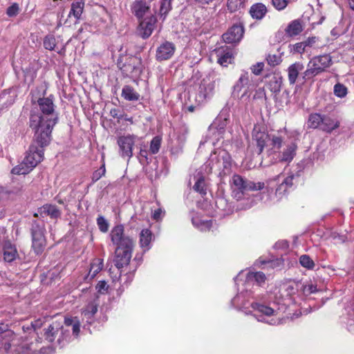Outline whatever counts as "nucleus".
Masks as SVG:
<instances>
[{"mask_svg": "<svg viewBox=\"0 0 354 354\" xmlns=\"http://www.w3.org/2000/svg\"><path fill=\"white\" fill-rule=\"evenodd\" d=\"M32 109L29 116V127L35 133V140L46 145L51 140L52 131L58 122L59 115L52 95L31 98Z\"/></svg>", "mask_w": 354, "mask_h": 354, "instance_id": "1", "label": "nucleus"}, {"mask_svg": "<svg viewBox=\"0 0 354 354\" xmlns=\"http://www.w3.org/2000/svg\"><path fill=\"white\" fill-rule=\"evenodd\" d=\"M51 140H49L46 145H41L37 142L33 133L32 142L29 147L26 157L22 162L12 168L11 172L16 175H25L28 174L44 158V148L48 146Z\"/></svg>", "mask_w": 354, "mask_h": 354, "instance_id": "2", "label": "nucleus"}, {"mask_svg": "<svg viewBox=\"0 0 354 354\" xmlns=\"http://www.w3.org/2000/svg\"><path fill=\"white\" fill-rule=\"evenodd\" d=\"M230 185L232 196L236 201L243 200L249 191L261 190L265 187L264 183H254L239 174L232 176Z\"/></svg>", "mask_w": 354, "mask_h": 354, "instance_id": "3", "label": "nucleus"}, {"mask_svg": "<svg viewBox=\"0 0 354 354\" xmlns=\"http://www.w3.org/2000/svg\"><path fill=\"white\" fill-rule=\"evenodd\" d=\"M332 64V57L328 54L315 56L308 62L306 70L302 73V79L310 80L326 71Z\"/></svg>", "mask_w": 354, "mask_h": 354, "instance_id": "4", "label": "nucleus"}, {"mask_svg": "<svg viewBox=\"0 0 354 354\" xmlns=\"http://www.w3.org/2000/svg\"><path fill=\"white\" fill-rule=\"evenodd\" d=\"M110 237L116 249H133L134 241L132 238L124 234V227L122 225H117L112 228Z\"/></svg>", "mask_w": 354, "mask_h": 354, "instance_id": "5", "label": "nucleus"}, {"mask_svg": "<svg viewBox=\"0 0 354 354\" xmlns=\"http://www.w3.org/2000/svg\"><path fill=\"white\" fill-rule=\"evenodd\" d=\"M44 232L45 227L44 224H39L37 221H33L32 223V247L37 254H41L46 247V241Z\"/></svg>", "mask_w": 354, "mask_h": 354, "instance_id": "6", "label": "nucleus"}, {"mask_svg": "<svg viewBox=\"0 0 354 354\" xmlns=\"http://www.w3.org/2000/svg\"><path fill=\"white\" fill-rule=\"evenodd\" d=\"M68 335L69 330H65L62 324L57 321L53 322L44 329V336L49 342H53L57 338V342L60 344Z\"/></svg>", "mask_w": 354, "mask_h": 354, "instance_id": "7", "label": "nucleus"}, {"mask_svg": "<svg viewBox=\"0 0 354 354\" xmlns=\"http://www.w3.org/2000/svg\"><path fill=\"white\" fill-rule=\"evenodd\" d=\"M140 20L138 32L143 39H147L151 36L154 30L157 23V18L155 15H151Z\"/></svg>", "mask_w": 354, "mask_h": 354, "instance_id": "8", "label": "nucleus"}, {"mask_svg": "<svg viewBox=\"0 0 354 354\" xmlns=\"http://www.w3.org/2000/svg\"><path fill=\"white\" fill-rule=\"evenodd\" d=\"M136 136H121L118 140V144L120 147V153L121 156L130 158L133 156V147L135 144Z\"/></svg>", "mask_w": 354, "mask_h": 354, "instance_id": "9", "label": "nucleus"}, {"mask_svg": "<svg viewBox=\"0 0 354 354\" xmlns=\"http://www.w3.org/2000/svg\"><path fill=\"white\" fill-rule=\"evenodd\" d=\"M214 84L209 80H203L198 86L196 100L201 104L212 96Z\"/></svg>", "mask_w": 354, "mask_h": 354, "instance_id": "10", "label": "nucleus"}, {"mask_svg": "<svg viewBox=\"0 0 354 354\" xmlns=\"http://www.w3.org/2000/svg\"><path fill=\"white\" fill-rule=\"evenodd\" d=\"M244 34V28L241 24H234L223 35V39L225 43H239Z\"/></svg>", "mask_w": 354, "mask_h": 354, "instance_id": "11", "label": "nucleus"}, {"mask_svg": "<svg viewBox=\"0 0 354 354\" xmlns=\"http://www.w3.org/2000/svg\"><path fill=\"white\" fill-rule=\"evenodd\" d=\"M133 249H116L115 252L114 264L120 272L121 276V269L129 265L131 259Z\"/></svg>", "mask_w": 354, "mask_h": 354, "instance_id": "12", "label": "nucleus"}, {"mask_svg": "<svg viewBox=\"0 0 354 354\" xmlns=\"http://www.w3.org/2000/svg\"><path fill=\"white\" fill-rule=\"evenodd\" d=\"M175 50V45L173 43L163 42L156 49V59L162 62L170 59L174 55Z\"/></svg>", "mask_w": 354, "mask_h": 354, "instance_id": "13", "label": "nucleus"}, {"mask_svg": "<svg viewBox=\"0 0 354 354\" xmlns=\"http://www.w3.org/2000/svg\"><path fill=\"white\" fill-rule=\"evenodd\" d=\"M150 3L147 0H135L131 5V11L136 18L141 19L150 10Z\"/></svg>", "mask_w": 354, "mask_h": 354, "instance_id": "14", "label": "nucleus"}, {"mask_svg": "<svg viewBox=\"0 0 354 354\" xmlns=\"http://www.w3.org/2000/svg\"><path fill=\"white\" fill-rule=\"evenodd\" d=\"M297 145L294 142H290L284 145L282 150L278 151L277 158L280 162H290L296 155Z\"/></svg>", "mask_w": 354, "mask_h": 354, "instance_id": "15", "label": "nucleus"}, {"mask_svg": "<svg viewBox=\"0 0 354 354\" xmlns=\"http://www.w3.org/2000/svg\"><path fill=\"white\" fill-rule=\"evenodd\" d=\"M253 140L256 142L258 148V154L262 153L264 147L270 142L271 135L268 134L265 131H261L258 127H254L252 132Z\"/></svg>", "mask_w": 354, "mask_h": 354, "instance_id": "16", "label": "nucleus"}, {"mask_svg": "<svg viewBox=\"0 0 354 354\" xmlns=\"http://www.w3.org/2000/svg\"><path fill=\"white\" fill-rule=\"evenodd\" d=\"M84 0H75L73 1L68 17L71 18V17H73L75 19V23H79L84 11Z\"/></svg>", "mask_w": 354, "mask_h": 354, "instance_id": "17", "label": "nucleus"}, {"mask_svg": "<svg viewBox=\"0 0 354 354\" xmlns=\"http://www.w3.org/2000/svg\"><path fill=\"white\" fill-rule=\"evenodd\" d=\"M39 213L41 216H49L52 219H57L61 217L62 211L52 204L44 205L39 209Z\"/></svg>", "mask_w": 354, "mask_h": 354, "instance_id": "18", "label": "nucleus"}, {"mask_svg": "<svg viewBox=\"0 0 354 354\" xmlns=\"http://www.w3.org/2000/svg\"><path fill=\"white\" fill-rule=\"evenodd\" d=\"M304 68V64L299 62L293 63L288 68V81L290 84H295L299 74Z\"/></svg>", "mask_w": 354, "mask_h": 354, "instance_id": "19", "label": "nucleus"}, {"mask_svg": "<svg viewBox=\"0 0 354 354\" xmlns=\"http://www.w3.org/2000/svg\"><path fill=\"white\" fill-rule=\"evenodd\" d=\"M304 30L301 21L295 19L290 21L285 29L286 34L290 37L299 35Z\"/></svg>", "mask_w": 354, "mask_h": 354, "instance_id": "20", "label": "nucleus"}, {"mask_svg": "<svg viewBox=\"0 0 354 354\" xmlns=\"http://www.w3.org/2000/svg\"><path fill=\"white\" fill-rule=\"evenodd\" d=\"M228 159V154L223 150L215 151L210 156L209 162L212 164V167L215 166L218 168L221 167V160H223V165L224 167H226L225 165L227 163Z\"/></svg>", "mask_w": 354, "mask_h": 354, "instance_id": "21", "label": "nucleus"}, {"mask_svg": "<svg viewBox=\"0 0 354 354\" xmlns=\"http://www.w3.org/2000/svg\"><path fill=\"white\" fill-rule=\"evenodd\" d=\"M267 11V8L264 4L257 3L250 7V14L253 19L260 20L265 17Z\"/></svg>", "mask_w": 354, "mask_h": 354, "instance_id": "22", "label": "nucleus"}, {"mask_svg": "<svg viewBox=\"0 0 354 354\" xmlns=\"http://www.w3.org/2000/svg\"><path fill=\"white\" fill-rule=\"evenodd\" d=\"M3 259L7 262L13 261L17 257V251L14 245L7 241L3 245Z\"/></svg>", "mask_w": 354, "mask_h": 354, "instance_id": "23", "label": "nucleus"}, {"mask_svg": "<svg viewBox=\"0 0 354 354\" xmlns=\"http://www.w3.org/2000/svg\"><path fill=\"white\" fill-rule=\"evenodd\" d=\"M320 129L327 133L332 132L339 127V121L334 120L327 115H323Z\"/></svg>", "mask_w": 354, "mask_h": 354, "instance_id": "24", "label": "nucleus"}, {"mask_svg": "<svg viewBox=\"0 0 354 354\" xmlns=\"http://www.w3.org/2000/svg\"><path fill=\"white\" fill-rule=\"evenodd\" d=\"M151 240V232L148 229H143L140 233L139 243L144 252H146L150 248Z\"/></svg>", "mask_w": 354, "mask_h": 354, "instance_id": "25", "label": "nucleus"}, {"mask_svg": "<svg viewBox=\"0 0 354 354\" xmlns=\"http://www.w3.org/2000/svg\"><path fill=\"white\" fill-rule=\"evenodd\" d=\"M121 96L128 101H138L140 99V94L129 85H125L122 88Z\"/></svg>", "mask_w": 354, "mask_h": 354, "instance_id": "26", "label": "nucleus"}, {"mask_svg": "<svg viewBox=\"0 0 354 354\" xmlns=\"http://www.w3.org/2000/svg\"><path fill=\"white\" fill-rule=\"evenodd\" d=\"M139 64L140 61L136 57H130L128 62L123 65L122 69L124 72L129 73H137L139 71V67L138 66Z\"/></svg>", "mask_w": 354, "mask_h": 354, "instance_id": "27", "label": "nucleus"}, {"mask_svg": "<svg viewBox=\"0 0 354 354\" xmlns=\"http://www.w3.org/2000/svg\"><path fill=\"white\" fill-rule=\"evenodd\" d=\"M295 176H299V174H290L288 176H287L277 189V194H281L283 193H285L288 187H292V185H293L292 180L295 178Z\"/></svg>", "mask_w": 354, "mask_h": 354, "instance_id": "28", "label": "nucleus"}, {"mask_svg": "<svg viewBox=\"0 0 354 354\" xmlns=\"http://www.w3.org/2000/svg\"><path fill=\"white\" fill-rule=\"evenodd\" d=\"M216 53L218 56V62L221 65L226 66L231 62L232 59V55L230 52H225L223 48H219L216 50Z\"/></svg>", "mask_w": 354, "mask_h": 354, "instance_id": "29", "label": "nucleus"}, {"mask_svg": "<svg viewBox=\"0 0 354 354\" xmlns=\"http://www.w3.org/2000/svg\"><path fill=\"white\" fill-rule=\"evenodd\" d=\"M252 308L257 310L262 315H264L268 317L274 315L276 313V310L272 308L271 307H269L263 304H261L259 303L252 304Z\"/></svg>", "mask_w": 354, "mask_h": 354, "instance_id": "30", "label": "nucleus"}, {"mask_svg": "<svg viewBox=\"0 0 354 354\" xmlns=\"http://www.w3.org/2000/svg\"><path fill=\"white\" fill-rule=\"evenodd\" d=\"M103 268V260L101 259H95L91 263L90 270L88 272V277L91 279H93L95 275L102 269Z\"/></svg>", "mask_w": 354, "mask_h": 354, "instance_id": "31", "label": "nucleus"}, {"mask_svg": "<svg viewBox=\"0 0 354 354\" xmlns=\"http://www.w3.org/2000/svg\"><path fill=\"white\" fill-rule=\"evenodd\" d=\"M323 115L319 113H312L309 115L308 120V127L312 129H317L321 127Z\"/></svg>", "mask_w": 354, "mask_h": 354, "instance_id": "32", "label": "nucleus"}, {"mask_svg": "<svg viewBox=\"0 0 354 354\" xmlns=\"http://www.w3.org/2000/svg\"><path fill=\"white\" fill-rule=\"evenodd\" d=\"M282 84V78L279 76H273L269 81L268 88L274 93H278L281 91Z\"/></svg>", "mask_w": 354, "mask_h": 354, "instance_id": "33", "label": "nucleus"}, {"mask_svg": "<svg viewBox=\"0 0 354 354\" xmlns=\"http://www.w3.org/2000/svg\"><path fill=\"white\" fill-rule=\"evenodd\" d=\"M270 145H272V149L274 151H279L283 146V139L281 136L272 134L270 138Z\"/></svg>", "mask_w": 354, "mask_h": 354, "instance_id": "34", "label": "nucleus"}, {"mask_svg": "<svg viewBox=\"0 0 354 354\" xmlns=\"http://www.w3.org/2000/svg\"><path fill=\"white\" fill-rule=\"evenodd\" d=\"M171 1L172 0H160L159 14L163 19H165L167 15L171 10Z\"/></svg>", "mask_w": 354, "mask_h": 354, "instance_id": "35", "label": "nucleus"}, {"mask_svg": "<svg viewBox=\"0 0 354 354\" xmlns=\"http://www.w3.org/2000/svg\"><path fill=\"white\" fill-rule=\"evenodd\" d=\"M193 189L196 192L200 193L202 196L206 194L205 178L203 176H200L197 178L196 182L195 183Z\"/></svg>", "mask_w": 354, "mask_h": 354, "instance_id": "36", "label": "nucleus"}, {"mask_svg": "<svg viewBox=\"0 0 354 354\" xmlns=\"http://www.w3.org/2000/svg\"><path fill=\"white\" fill-rule=\"evenodd\" d=\"M245 0H227V9L231 12H235L244 7Z\"/></svg>", "mask_w": 354, "mask_h": 354, "instance_id": "37", "label": "nucleus"}, {"mask_svg": "<svg viewBox=\"0 0 354 354\" xmlns=\"http://www.w3.org/2000/svg\"><path fill=\"white\" fill-rule=\"evenodd\" d=\"M44 46L47 50H53L56 46L55 37L52 35L46 36L44 39Z\"/></svg>", "mask_w": 354, "mask_h": 354, "instance_id": "38", "label": "nucleus"}, {"mask_svg": "<svg viewBox=\"0 0 354 354\" xmlns=\"http://www.w3.org/2000/svg\"><path fill=\"white\" fill-rule=\"evenodd\" d=\"M300 264L308 269H313L315 266L314 261L311 259V258L306 254L301 255L299 258Z\"/></svg>", "mask_w": 354, "mask_h": 354, "instance_id": "39", "label": "nucleus"}, {"mask_svg": "<svg viewBox=\"0 0 354 354\" xmlns=\"http://www.w3.org/2000/svg\"><path fill=\"white\" fill-rule=\"evenodd\" d=\"M268 64L271 66H275L279 65L282 59L281 55L279 54H268L266 57Z\"/></svg>", "mask_w": 354, "mask_h": 354, "instance_id": "40", "label": "nucleus"}, {"mask_svg": "<svg viewBox=\"0 0 354 354\" xmlns=\"http://www.w3.org/2000/svg\"><path fill=\"white\" fill-rule=\"evenodd\" d=\"M334 94L339 97H344L347 94V88L342 84L337 83L334 86Z\"/></svg>", "mask_w": 354, "mask_h": 354, "instance_id": "41", "label": "nucleus"}, {"mask_svg": "<svg viewBox=\"0 0 354 354\" xmlns=\"http://www.w3.org/2000/svg\"><path fill=\"white\" fill-rule=\"evenodd\" d=\"M161 145V139L158 136L154 137L150 143V151L153 154H156L159 151Z\"/></svg>", "mask_w": 354, "mask_h": 354, "instance_id": "42", "label": "nucleus"}, {"mask_svg": "<svg viewBox=\"0 0 354 354\" xmlns=\"http://www.w3.org/2000/svg\"><path fill=\"white\" fill-rule=\"evenodd\" d=\"M302 292L305 296H308L313 293L317 292L318 289L316 285L312 283L304 285L302 286Z\"/></svg>", "mask_w": 354, "mask_h": 354, "instance_id": "43", "label": "nucleus"}, {"mask_svg": "<svg viewBox=\"0 0 354 354\" xmlns=\"http://www.w3.org/2000/svg\"><path fill=\"white\" fill-rule=\"evenodd\" d=\"M290 52L293 54L299 53L302 54L304 53L306 47L304 46V44L303 41L296 43L292 45H290Z\"/></svg>", "mask_w": 354, "mask_h": 354, "instance_id": "44", "label": "nucleus"}, {"mask_svg": "<svg viewBox=\"0 0 354 354\" xmlns=\"http://www.w3.org/2000/svg\"><path fill=\"white\" fill-rule=\"evenodd\" d=\"M36 77V72L33 69L26 68L24 71L25 81L28 84L32 83Z\"/></svg>", "mask_w": 354, "mask_h": 354, "instance_id": "45", "label": "nucleus"}, {"mask_svg": "<svg viewBox=\"0 0 354 354\" xmlns=\"http://www.w3.org/2000/svg\"><path fill=\"white\" fill-rule=\"evenodd\" d=\"M106 172L105 169V165L104 164H102V165L96 171H95L93 173L92 175V180L93 182H96L100 178H102L103 176H104Z\"/></svg>", "mask_w": 354, "mask_h": 354, "instance_id": "46", "label": "nucleus"}, {"mask_svg": "<svg viewBox=\"0 0 354 354\" xmlns=\"http://www.w3.org/2000/svg\"><path fill=\"white\" fill-rule=\"evenodd\" d=\"M97 223L101 232H106L108 231L109 223L103 216H99L97 218Z\"/></svg>", "mask_w": 354, "mask_h": 354, "instance_id": "47", "label": "nucleus"}, {"mask_svg": "<svg viewBox=\"0 0 354 354\" xmlns=\"http://www.w3.org/2000/svg\"><path fill=\"white\" fill-rule=\"evenodd\" d=\"M288 0H272V6L277 10H283L288 6Z\"/></svg>", "mask_w": 354, "mask_h": 354, "instance_id": "48", "label": "nucleus"}, {"mask_svg": "<svg viewBox=\"0 0 354 354\" xmlns=\"http://www.w3.org/2000/svg\"><path fill=\"white\" fill-rule=\"evenodd\" d=\"M281 290L284 291L285 296L290 297L296 293L297 289L293 284H286L281 288Z\"/></svg>", "mask_w": 354, "mask_h": 354, "instance_id": "49", "label": "nucleus"}, {"mask_svg": "<svg viewBox=\"0 0 354 354\" xmlns=\"http://www.w3.org/2000/svg\"><path fill=\"white\" fill-rule=\"evenodd\" d=\"M250 279L252 277L254 279L255 281L260 285L266 280V275L261 272H257L248 277Z\"/></svg>", "mask_w": 354, "mask_h": 354, "instance_id": "50", "label": "nucleus"}, {"mask_svg": "<svg viewBox=\"0 0 354 354\" xmlns=\"http://www.w3.org/2000/svg\"><path fill=\"white\" fill-rule=\"evenodd\" d=\"M95 288L98 292L104 294L107 292L109 286L105 281H100Z\"/></svg>", "mask_w": 354, "mask_h": 354, "instance_id": "51", "label": "nucleus"}, {"mask_svg": "<svg viewBox=\"0 0 354 354\" xmlns=\"http://www.w3.org/2000/svg\"><path fill=\"white\" fill-rule=\"evenodd\" d=\"M97 310V308L95 305L89 304L86 308L84 310V313L85 316H88L90 317L96 313Z\"/></svg>", "mask_w": 354, "mask_h": 354, "instance_id": "52", "label": "nucleus"}, {"mask_svg": "<svg viewBox=\"0 0 354 354\" xmlns=\"http://www.w3.org/2000/svg\"><path fill=\"white\" fill-rule=\"evenodd\" d=\"M19 6L17 3H13L7 9L6 13L9 17H14L18 14Z\"/></svg>", "mask_w": 354, "mask_h": 354, "instance_id": "53", "label": "nucleus"}, {"mask_svg": "<svg viewBox=\"0 0 354 354\" xmlns=\"http://www.w3.org/2000/svg\"><path fill=\"white\" fill-rule=\"evenodd\" d=\"M263 66H264V64L263 62H258L257 64H256L255 65H253L252 67H251V70H252V72L254 74V75H259L261 71H263Z\"/></svg>", "mask_w": 354, "mask_h": 354, "instance_id": "54", "label": "nucleus"}, {"mask_svg": "<svg viewBox=\"0 0 354 354\" xmlns=\"http://www.w3.org/2000/svg\"><path fill=\"white\" fill-rule=\"evenodd\" d=\"M266 97V92L263 87H259L255 91V93L253 96L254 99H261Z\"/></svg>", "mask_w": 354, "mask_h": 354, "instance_id": "55", "label": "nucleus"}, {"mask_svg": "<svg viewBox=\"0 0 354 354\" xmlns=\"http://www.w3.org/2000/svg\"><path fill=\"white\" fill-rule=\"evenodd\" d=\"M318 40L317 37H308L306 40L304 41V46L306 47H312Z\"/></svg>", "mask_w": 354, "mask_h": 354, "instance_id": "56", "label": "nucleus"}, {"mask_svg": "<svg viewBox=\"0 0 354 354\" xmlns=\"http://www.w3.org/2000/svg\"><path fill=\"white\" fill-rule=\"evenodd\" d=\"M249 80V75L248 72H244L241 74V77L239 79V82L241 84V85L247 84Z\"/></svg>", "mask_w": 354, "mask_h": 354, "instance_id": "57", "label": "nucleus"}, {"mask_svg": "<svg viewBox=\"0 0 354 354\" xmlns=\"http://www.w3.org/2000/svg\"><path fill=\"white\" fill-rule=\"evenodd\" d=\"M73 333L74 335L77 336L80 333V323L78 321H75L72 326Z\"/></svg>", "mask_w": 354, "mask_h": 354, "instance_id": "58", "label": "nucleus"}, {"mask_svg": "<svg viewBox=\"0 0 354 354\" xmlns=\"http://www.w3.org/2000/svg\"><path fill=\"white\" fill-rule=\"evenodd\" d=\"M244 85H241V84L238 81L237 83L234 86V91H233V94L234 95H239V93L241 91L242 87Z\"/></svg>", "mask_w": 354, "mask_h": 354, "instance_id": "59", "label": "nucleus"}, {"mask_svg": "<svg viewBox=\"0 0 354 354\" xmlns=\"http://www.w3.org/2000/svg\"><path fill=\"white\" fill-rule=\"evenodd\" d=\"M161 214H162V209H158L155 210L153 214V219H155L156 221H158L159 219L161 218Z\"/></svg>", "mask_w": 354, "mask_h": 354, "instance_id": "60", "label": "nucleus"}, {"mask_svg": "<svg viewBox=\"0 0 354 354\" xmlns=\"http://www.w3.org/2000/svg\"><path fill=\"white\" fill-rule=\"evenodd\" d=\"M261 321L266 322L270 325H277L280 323V320L278 319H271L270 321L266 320V319H261Z\"/></svg>", "mask_w": 354, "mask_h": 354, "instance_id": "61", "label": "nucleus"}, {"mask_svg": "<svg viewBox=\"0 0 354 354\" xmlns=\"http://www.w3.org/2000/svg\"><path fill=\"white\" fill-rule=\"evenodd\" d=\"M32 327L35 329L39 328L42 326V322L40 319L35 320L32 323Z\"/></svg>", "mask_w": 354, "mask_h": 354, "instance_id": "62", "label": "nucleus"}, {"mask_svg": "<svg viewBox=\"0 0 354 354\" xmlns=\"http://www.w3.org/2000/svg\"><path fill=\"white\" fill-rule=\"evenodd\" d=\"M75 321H74L73 319L71 318H66L64 319V324L66 326H73V324L75 323Z\"/></svg>", "mask_w": 354, "mask_h": 354, "instance_id": "63", "label": "nucleus"}, {"mask_svg": "<svg viewBox=\"0 0 354 354\" xmlns=\"http://www.w3.org/2000/svg\"><path fill=\"white\" fill-rule=\"evenodd\" d=\"M140 155L142 157L147 158V151L146 150L141 149L140 151Z\"/></svg>", "mask_w": 354, "mask_h": 354, "instance_id": "64", "label": "nucleus"}]
</instances>
